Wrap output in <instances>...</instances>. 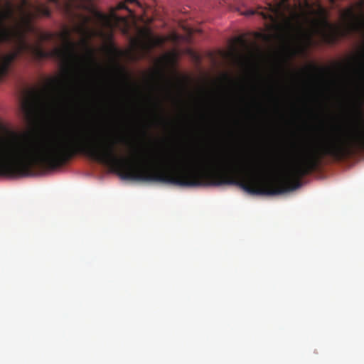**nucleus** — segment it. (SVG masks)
Listing matches in <instances>:
<instances>
[{
	"label": "nucleus",
	"instance_id": "1",
	"mask_svg": "<svg viewBox=\"0 0 364 364\" xmlns=\"http://www.w3.org/2000/svg\"><path fill=\"white\" fill-rule=\"evenodd\" d=\"M6 9L0 11V80L9 72L11 63L23 51H28L38 60L45 58H54L60 61L67 68L74 62L81 60L75 51L76 45L70 41L66 34L67 42L63 48H55L51 50H45L39 45H31L24 39L22 29L32 31L34 28L32 21L40 16L49 17L50 9L43 4L33 5L32 1H20V23L14 28L6 26V20L14 19V10L10 3Z\"/></svg>",
	"mask_w": 364,
	"mask_h": 364
},
{
	"label": "nucleus",
	"instance_id": "2",
	"mask_svg": "<svg viewBox=\"0 0 364 364\" xmlns=\"http://www.w3.org/2000/svg\"><path fill=\"white\" fill-rule=\"evenodd\" d=\"M37 166L57 168V134L38 138L14 134L0 140V176H28Z\"/></svg>",
	"mask_w": 364,
	"mask_h": 364
},
{
	"label": "nucleus",
	"instance_id": "3",
	"mask_svg": "<svg viewBox=\"0 0 364 364\" xmlns=\"http://www.w3.org/2000/svg\"><path fill=\"white\" fill-rule=\"evenodd\" d=\"M318 16L314 21L316 26L321 30L324 41L333 44L341 37H346L354 31H357L364 25L363 21L356 16L352 8H348L342 11L341 16L346 21L343 27L331 24L328 19V11L321 5L314 11Z\"/></svg>",
	"mask_w": 364,
	"mask_h": 364
},
{
	"label": "nucleus",
	"instance_id": "4",
	"mask_svg": "<svg viewBox=\"0 0 364 364\" xmlns=\"http://www.w3.org/2000/svg\"><path fill=\"white\" fill-rule=\"evenodd\" d=\"M266 6L258 7L256 9H250L241 12L245 16H252L254 14L260 15L264 19L269 20L273 23L279 21L285 20L287 15H296L295 9L297 5L293 6L290 1H265Z\"/></svg>",
	"mask_w": 364,
	"mask_h": 364
},
{
	"label": "nucleus",
	"instance_id": "5",
	"mask_svg": "<svg viewBox=\"0 0 364 364\" xmlns=\"http://www.w3.org/2000/svg\"><path fill=\"white\" fill-rule=\"evenodd\" d=\"M41 105H46V103L42 102L38 93H33L32 97L21 101V109L26 120L31 122L36 118L39 106Z\"/></svg>",
	"mask_w": 364,
	"mask_h": 364
},
{
	"label": "nucleus",
	"instance_id": "6",
	"mask_svg": "<svg viewBox=\"0 0 364 364\" xmlns=\"http://www.w3.org/2000/svg\"><path fill=\"white\" fill-rule=\"evenodd\" d=\"M63 85V82L58 79L51 80L48 86V91L49 92H61Z\"/></svg>",
	"mask_w": 364,
	"mask_h": 364
},
{
	"label": "nucleus",
	"instance_id": "7",
	"mask_svg": "<svg viewBox=\"0 0 364 364\" xmlns=\"http://www.w3.org/2000/svg\"><path fill=\"white\" fill-rule=\"evenodd\" d=\"M357 102L358 105V108L360 112H361V107L364 105V85H362L359 97L357 99Z\"/></svg>",
	"mask_w": 364,
	"mask_h": 364
},
{
	"label": "nucleus",
	"instance_id": "8",
	"mask_svg": "<svg viewBox=\"0 0 364 364\" xmlns=\"http://www.w3.org/2000/svg\"><path fill=\"white\" fill-rule=\"evenodd\" d=\"M165 40L161 37H156L153 39V45L154 46H161L164 44Z\"/></svg>",
	"mask_w": 364,
	"mask_h": 364
},
{
	"label": "nucleus",
	"instance_id": "9",
	"mask_svg": "<svg viewBox=\"0 0 364 364\" xmlns=\"http://www.w3.org/2000/svg\"><path fill=\"white\" fill-rule=\"evenodd\" d=\"M53 38L52 33H44L41 35V38L43 41L50 40Z\"/></svg>",
	"mask_w": 364,
	"mask_h": 364
},
{
	"label": "nucleus",
	"instance_id": "10",
	"mask_svg": "<svg viewBox=\"0 0 364 364\" xmlns=\"http://www.w3.org/2000/svg\"><path fill=\"white\" fill-rule=\"evenodd\" d=\"M312 69H313V70H316V71L319 72V73H321V74H323V73L326 72V69H324V68H318V67H316V66H315V65H313V66H312Z\"/></svg>",
	"mask_w": 364,
	"mask_h": 364
},
{
	"label": "nucleus",
	"instance_id": "11",
	"mask_svg": "<svg viewBox=\"0 0 364 364\" xmlns=\"http://www.w3.org/2000/svg\"><path fill=\"white\" fill-rule=\"evenodd\" d=\"M87 59L90 60V61H93V56H92V53L91 50L88 51Z\"/></svg>",
	"mask_w": 364,
	"mask_h": 364
},
{
	"label": "nucleus",
	"instance_id": "12",
	"mask_svg": "<svg viewBox=\"0 0 364 364\" xmlns=\"http://www.w3.org/2000/svg\"><path fill=\"white\" fill-rule=\"evenodd\" d=\"M297 2L300 4L301 1H297ZM302 2L304 3V6L307 8H309L311 6V5L309 4L311 1H302Z\"/></svg>",
	"mask_w": 364,
	"mask_h": 364
},
{
	"label": "nucleus",
	"instance_id": "13",
	"mask_svg": "<svg viewBox=\"0 0 364 364\" xmlns=\"http://www.w3.org/2000/svg\"><path fill=\"white\" fill-rule=\"evenodd\" d=\"M65 4V6L67 9H70V7L72 6V5L70 4L71 3L72 1H64Z\"/></svg>",
	"mask_w": 364,
	"mask_h": 364
},
{
	"label": "nucleus",
	"instance_id": "14",
	"mask_svg": "<svg viewBox=\"0 0 364 364\" xmlns=\"http://www.w3.org/2000/svg\"><path fill=\"white\" fill-rule=\"evenodd\" d=\"M358 2L359 3V6H360V7L364 6V1H358Z\"/></svg>",
	"mask_w": 364,
	"mask_h": 364
},
{
	"label": "nucleus",
	"instance_id": "15",
	"mask_svg": "<svg viewBox=\"0 0 364 364\" xmlns=\"http://www.w3.org/2000/svg\"><path fill=\"white\" fill-rule=\"evenodd\" d=\"M124 2L125 3L126 1H124ZM131 2L132 3L133 1H131ZM134 2H135V3H137V4H138L139 6H142L141 1H134Z\"/></svg>",
	"mask_w": 364,
	"mask_h": 364
},
{
	"label": "nucleus",
	"instance_id": "16",
	"mask_svg": "<svg viewBox=\"0 0 364 364\" xmlns=\"http://www.w3.org/2000/svg\"><path fill=\"white\" fill-rule=\"evenodd\" d=\"M156 105H157L158 107H159L160 108H161V104L157 103V104H156Z\"/></svg>",
	"mask_w": 364,
	"mask_h": 364
}]
</instances>
